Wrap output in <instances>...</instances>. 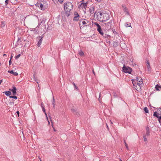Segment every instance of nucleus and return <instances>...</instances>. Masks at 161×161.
<instances>
[{
    "label": "nucleus",
    "mask_w": 161,
    "mask_h": 161,
    "mask_svg": "<svg viewBox=\"0 0 161 161\" xmlns=\"http://www.w3.org/2000/svg\"><path fill=\"white\" fill-rule=\"evenodd\" d=\"M92 72L93 74L95 75V72H94V69H92Z\"/></svg>",
    "instance_id": "obj_46"
},
{
    "label": "nucleus",
    "mask_w": 161,
    "mask_h": 161,
    "mask_svg": "<svg viewBox=\"0 0 161 161\" xmlns=\"http://www.w3.org/2000/svg\"><path fill=\"white\" fill-rule=\"evenodd\" d=\"M8 72L9 73H10L13 75H14L15 76H17L18 75V74L17 72H14L13 70H8Z\"/></svg>",
    "instance_id": "obj_14"
},
{
    "label": "nucleus",
    "mask_w": 161,
    "mask_h": 161,
    "mask_svg": "<svg viewBox=\"0 0 161 161\" xmlns=\"http://www.w3.org/2000/svg\"><path fill=\"white\" fill-rule=\"evenodd\" d=\"M146 65L147 68L148 70V71H150V69H151V67L150 66L149 62L148 60L147 61Z\"/></svg>",
    "instance_id": "obj_16"
},
{
    "label": "nucleus",
    "mask_w": 161,
    "mask_h": 161,
    "mask_svg": "<svg viewBox=\"0 0 161 161\" xmlns=\"http://www.w3.org/2000/svg\"><path fill=\"white\" fill-rule=\"evenodd\" d=\"M124 142H125V146L126 147V148L128 150L129 148H128V146L127 145V144L126 142H125V141H124Z\"/></svg>",
    "instance_id": "obj_39"
},
{
    "label": "nucleus",
    "mask_w": 161,
    "mask_h": 161,
    "mask_svg": "<svg viewBox=\"0 0 161 161\" xmlns=\"http://www.w3.org/2000/svg\"><path fill=\"white\" fill-rule=\"evenodd\" d=\"M3 56H6V54H3Z\"/></svg>",
    "instance_id": "obj_62"
},
{
    "label": "nucleus",
    "mask_w": 161,
    "mask_h": 161,
    "mask_svg": "<svg viewBox=\"0 0 161 161\" xmlns=\"http://www.w3.org/2000/svg\"><path fill=\"white\" fill-rule=\"evenodd\" d=\"M114 97H117L118 96V95L117 94H116V93H115V92H114Z\"/></svg>",
    "instance_id": "obj_41"
},
{
    "label": "nucleus",
    "mask_w": 161,
    "mask_h": 161,
    "mask_svg": "<svg viewBox=\"0 0 161 161\" xmlns=\"http://www.w3.org/2000/svg\"><path fill=\"white\" fill-rule=\"evenodd\" d=\"M35 81L37 83H38V80L36 79H35Z\"/></svg>",
    "instance_id": "obj_50"
},
{
    "label": "nucleus",
    "mask_w": 161,
    "mask_h": 161,
    "mask_svg": "<svg viewBox=\"0 0 161 161\" xmlns=\"http://www.w3.org/2000/svg\"><path fill=\"white\" fill-rule=\"evenodd\" d=\"M52 104L53 107L54 108L55 106V102L53 97V101L52 102Z\"/></svg>",
    "instance_id": "obj_22"
},
{
    "label": "nucleus",
    "mask_w": 161,
    "mask_h": 161,
    "mask_svg": "<svg viewBox=\"0 0 161 161\" xmlns=\"http://www.w3.org/2000/svg\"><path fill=\"white\" fill-rule=\"evenodd\" d=\"M113 20H111L110 21L107 23H103L102 25L103 28L107 31L110 30L113 25Z\"/></svg>",
    "instance_id": "obj_2"
},
{
    "label": "nucleus",
    "mask_w": 161,
    "mask_h": 161,
    "mask_svg": "<svg viewBox=\"0 0 161 161\" xmlns=\"http://www.w3.org/2000/svg\"><path fill=\"white\" fill-rule=\"evenodd\" d=\"M127 10V8H125L124 9V11L125 12H126V10ZM127 13H128V12L127 11Z\"/></svg>",
    "instance_id": "obj_48"
},
{
    "label": "nucleus",
    "mask_w": 161,
    "mask_h": 161,
    "mask_svg": "<svg viewBox=\"0 0 161 161\" xmlns=\"http://www.w3.org/2000/svg\"><path fill=\"white\" fill-rule=\"evenodd\" d=\"M16 113H17V115H18V116H19V111H17Z\"/></svg>",
    "instance_id": "obj_53"
},
{
    "label": "nucleus",
    "mask_w": 161,
    "mask_h": 161,
    "mask_svg": "<svg viewBox=\"0 0 161 161\" xmlns=\"http://www.w3.org/2000/svg\"><path fill=\"white\" fill-rule=\"evenodd\" d=\"M34 29V33L35 34H38V33L39 31H36L35 30L36 29Z\"/></svg>",
    "instance_id": "obj_40"
},
{
    "label": "nucleus",
    "mask_w": 161,
    "mask_h": 161,
    "mask_svg": "<svg viewBox=\"0 0 161 161\" xmlns=\"http://www.w3.org/2000/svg\"><path fill=\"white\" fill-rule=\"evenodd\" d=\"M44 106V104H43V103H41V107H42V108H44V106Z\"/></svg>",
    "instance_id": "obj_49"
},
{
    "label": "nucleus",
    "mask_w": 161,
    "mask_h": 161,
    "mask_svg": "<svg viewBox=\"0 0 161 161\" xmlns=\"http://www.w3.org/2000/svg\"><path fill=\"white\" fill-rule=\"evenodd\" d=\"M40 4V3H37L35 4V5L36 7H39Z\"/></svg>",
    "instance_id": "obj_43"
},
{
    "label": "nucleus",
    "mask_w": 161,
    "mask_h": 161,
    "mask_svg": "<svg viewBox=\"0 0 161 161\" xmlns=\"http://www.w3.org/2000/svg\"><path fill=\"white\" fill-rule=\"evenodd\" d=\"M13 88L10 90L13 92V94L14 95H15L16 94V88L15 86H13Z\"/></svg>",
    "instance_id": "obj_13"
},
{
    "label": "nucleus",
    "mask_w": 161,
    "mask_h": 161,
    "mask_svg": "<svg viewBox=\"0 0 161 161\" xmlns=\"http://www.w3.org/2000/svg\"><path fill=\"white\" fill-rule=\"evenodd\" d=\"M136 82H138L139 80H142V79L141 77H136Z\"/></svg>",
    "instance_id": "obj_21"
},
{
    "label": "nucleus",
    "mask_w": 161,
    "mask_h": 161,
    "mask_svg": "<svg viewBox=\"0 0 161 161\" xmlns=\"http://www.w3.org/2000/svg\"><path fill=\"white\" fill-rule=\"evenodd\" d=\"M95 0L97 1V2H101V1L102 0Z\"/></svg>",
    "instance_id": "obj_54"
},
{
    "label": "nucleus",
    "mask_w": 161,
    "mask_h": 161,
    "mask_svg": "<svg viewBox=\"0 0 161 161\" xmlns=\"http://www.w3.org/2000/svg\"><path fill=\"white\" fill-rule=\"evenodd\" d=\"M125 26L127 27H131V24L130 23H127L125 24Z\"/></svg>",
    "instance_id": "obj_25"
},
{
    "label": "nucleus",
    "mask_w": 161,
    "mask_h": 161,
    "mask_svg": "<svg viewBox=\"0 0 161 161\" xmlns=\"http://www.w3.org/2000/svg\"><path fill=\"white\" fill-rule=\"evenodd\" d=\"M71 112L75 114L77 116H79L80 115V114L77 111V109L76 108H71Z\"/></svg>",
    "instance_id": "obj_9"
},
{
    "label": "nucleus",
    "mask_w": 161,
    "mask_h": 161,
    "mask_svg": "<svg viewBox=\"0 0 161 161\" xmlns=\"http://www.w3.org/2000/svg\"><path fill=\"white\" fill-rule=\"evenodd\" d=\"M3 93L8 96H10L11 94V93L9 91H5V92H3Z\"/></svg>",
    "instance_id": "obj_18"
},
{
    "label": "nucleus",
    "mask_w": 161,
    "mask_h": 161,
    "mask_svg": "<svg viewBox=\"0 0 161 161\" xmlns=\"http://www.w3.org/2000/svg\"><path fill=\"white\" fill-rule=\"evenodd\" d=\"M38 158H39V160H40V159H41V158H40V156H38Z\"/></svg>",
    "instance_id": "obj_57"
},
{
    "label": "nucleus",
    "mask_w": 161,
    "mask_h": 161,
    "mask_svg": "<svg viewBox=\"0 0 161 161\" xmlns=\"http://www.w3.org/2000/svg\"><path fill=\"white\" fill-rule=\"evenodd\" d=\"M158 118V121L159 122L160 125H161V116H159L158 118Z\"/></svg>",
    "instance_id": "obj_29"
},
{
    "label": "nucleus",
    "mask_w": 161,
    "mask_h": 161,
    "mask_svg": "<svg viewBox=\"0 0 161 161\" xmlns=\"http://www.w3.org/2000/svg\"><path fill=\"white\" fill-rule=\"evenodd\" d=\"M74 15H75V17H79V16L78 13L76 12H75Z\"/></svg>",
    "instance_id": "obj_32"
},
{
    "label": "nucleus",
    "mask_w": 161,
    "mask_h": 161,
    "mask_svg": "<svg viewBox=\"0 0 161 161\" xmlns=\"http://www.w3.org/2000/svg\"><path fill=\"white\" fill-rule=\"evenodd\" d=\"M43 36H38L37 37V39L38 40V42L37 44V46L39 47L41 45L42 41V38Z\"/></svg>",
    "instance_id": "obj_7"
},
{
    "label": "nucleus",
    "mask_w": 161,
    "mask_h": 161,
    "mask_svg": "<svg viewBox=\"0 0 161 161\" xmlns=\"http://www.w3.org/2000/svg\"><path fill=\"white\" fill-rule=\"evenodd\" d=\"M144 110L145 113H148V110L147 108V107H145L144 108Z\"/></svg>",
    "instance_id": "obj_26"
},
{
    "label": "nucleus",
    "mask_w": 161,
    "mask_h": 161,
    "mask_svg": "<svg viewBox=\"0 0 161 161\" xmlns=\"http://www.w3.org/2000/svg\"><path fill=\"white\" fill-rule=\"evenodd\" d=\"M97 30L101 35H103V33L102 31L101 27L97 28Z\"/></svg>",
    "instance_id": "obj_15"
},
{
    "label": "nucleus",
    "mask_w": 161,
    "mask_h": 161,
    "mask_svg": "<svg viewBox=\"0 0 161 161\" xmlns=\"http://www.w3.org/2000/svg\"><path fill=\"white\" fill-rule=\"evenodd\" d=\"M33 79L34 80H35V79H36V78L35 77L34 75H33Z\"/></svg>",
    "instance_id": "obj_51"
},
{
    "label": "nucleus",
    "mask_w": 161,
    "mask_h": 161,
    "mask_svg": "<svg viewBox=\"0 0 161 161\" xmlns=\"http://www.w3.org/2000/svg\"><path fill=\"white\" fill-rule=\"evenodd\" d=\"M102 11L97 12L96 11L94 14V16H96L97 19L100 21H102V19L103 15L105 14Z\"/></svg>",
    "instance_id": "obj_1"
},
{
    "label": "nucleus",
    "mask_w": 161,
    "mask_h": 161,
    "mask_svg": "<svg viewBox=\"0 0 161 161\" xmlns=\"http://www.w3.org/2000/svg\"><path fill=\"white\" fill-rule=\"evenodd\" d=\"M79 54L80 56H82L84 55V53L83 52L81 51H80L79 52Z\"/></svg>",
    "instance_id": "obj_24"
},
{
    "label": "nucleus",
    "mask_w": 161,
    "mask_h": 161,
    "mask_svg": "<svg viewBox=\"0 0 161 161\" xmlns=\"http://www.w3.org/2000/svg\"><path fill=\"white\" fill-rule=\"evenodd\" d=\"M8 0H5V4L6 5H7L8 4Z\"/></svg>",
    "instance_id": "obj_38"
},
{
    "label": "nucleus",
    "mask_w": 161,
    "mask_h": 161,
    "mask_svg": "<svg viewBox=\"0 0 161 161\" xmlns=\"http://www.w3.org/2000/svg\"><path fill=\"white\" fill-rule=\"evenodd\" d=\"M94 25L97 26V28H98L101 27L100 25L97 22L95 23Z\"/></svg>",
    "instance_id": "obj_31"
},
{
    "label": "nucleus",
    "mask_w": 161,
    "mask_h": 161,
    "mask_svg": "<svg viewBox=\"0 0 161 161\" xmlns=\"http://www.w3.org/2000/svg\"><path fill=\"white\" fill-rule=\"evenodd\" d=\"M143 138H144V141L145 142H146V141H147V139L146 138V136H143Z\"/></svg>",
    "instance_id": "obj_42"
},
{
    "label": "nucleus",
    "mask_w": 161,
    "mask_h": 161,
    "mask_svg": "<svg viewBox=\"0 0 161 161\" xmlns=\"http://www.w3.org/2000/svg\"><path fill=\"white\" fill-rule=\"evenodd\" d=\"M122 70L125 73H128L130 74L132 70L130 67L124 65L122 68Z\"/></svg>",
    "instance_id": "obj_4"
},
{
    "label": "nucleus",
    "mask_w": 161,
    "mask_h": 161,
    "mask_svg": "<svg viewBox=\"0 0 161 161\" xmlns=\"http://www.w3.org/2000/svg\"><path fill=\"white\" fill-rule=\"evenodd\" d=\"M74 86L75 87V88L76 89H78V87H77L76 86V85H75V84L74 83H73Z\"/></svg>",
    "instance_id": "obj_37"
},
{
    "label": "nucleus",
    "mask_w": 161,
    "mask_h": 161,
    "mask_svg": "<svg viewBox=\"0 0 161 161\" xmlns=\"http://www.w3.org/2000/svg\"><path fill=\"white\" fill-rule=\"evenodd\" d=\"M102 36H103L105 38H108L109 37H111L110 35H108V34H104L103 33V35H102Z\"/></svg>",
    "instance_id": "obj_19"
},
{
    "label": "nucleus",
    "mask_w": 161,
    "mask_h": 161,
    "mask_svg": "<svg viewBox=\"0 0 161 161\" xmlns=\"http://www.w3.org/2000/svg\"><path fill=\"white\" fill-rule=\"evenodd\" d=\"M2 81H3L2 80H0V85L1 84V83H2Z\"/></svg>",
    "instance_id": "obj_55"
},
{
    "label": "nucleus",
    "mask_w": 161,
    "mask_h": 161,
    "mask_svg": "<svg viewBox=\"0 0 161 161\" xmlns=\"http://www.w3.org/2000/svg\"><path fill=\"white\" fill-rule=\"evenodd\" d=\"M159 109H160L159 111L161 112V108H159Z\"/></svg>",
    "instance_id": "obj_59"
},
{
    "label": "nucleus",
    "mask_w": 161,
    "mask_h": 161,
    "mask_svg": "<svg viewBox=\"0 0 161 161\" xmlns=\"http://www.w3.org/2000/svg\"><path fill=\"white\" fill-rule=\"evenodd\" d=\"M48 116H49V118H50V120H51V123L53 124V122H52V120H51V117H50V115L49 114H48Z\"/></svg>",
    "instance_id": "obj_44"
},
{
    "label": "nucleus",
    "mask_w": 161,
    "mask_h": 161,
    "mask_svg": "<svg viewBox=\"0 0 161 161\" xmlns=\"http://www.w3.org/2000/svg\"><path fill=\"white\" fill-rule=\"evenodd\" d=\"M107 128H108V126L107 125Z\"/></svg>",
    "instance_id": "obj_60"
},
{
    "label": "nucleus",
    "mask_w": 161,
    "mask_h": 161,
    "mask_svg": "<svg viewBox=\"0 0 161 161\" xmlns=\"http://www.w3.org/2000/svg\"><path fill=\"white\" fill-rule=\"evenodd\" d=\"M79 17H75V16H74V20H76V21H78V20H80L79 19Z\"/></svg>",
    "instance_id": "obj_27"
},
{
    "label": "nucleus",
    "mask_w": 161,
    "mask_h": 161,
    "mask_svg": "<svg viewBox=\"0 0 161 161\" xmlns=\"http://www.w3.org/2000/svg\"><path fill=\"white\" fill-rule=\"evenodd\" d=\"M146 130V131H149V127L148 126L147 127Z\"/></svg>",
    "instance_id": "obj_45"
},
{
    "label": "nucleus",
    "mask_w": 161,
    "mask_h": 161,
    "mask_svg": "<svg viewBox=\"0 0 161 161\" xmlns=\"http://www.w3.org/2000/svg\"><path fill=\"white\" fill-rule=\"evenodd\" d=\"M95 9V6H93L89 8V12L90 13V15L91 14H93L94 13Z\"/></svg>",
    "instance_id": "obj_10"
},
{
    "label": "nucleus",
    "mask_w": 161,
    "mask_h": 161,
    "mask_svg": "<svg viewBox=\"0 0 161 161\" xmlns=\"http://www.w3.org/2000/svg\"><path fill=\"white\" fill-rule=\"evenodd\" d=\"M64 9H66L71 11L73 8V6L71 3L69 2H68L66 3H64Z\"/></svg>",
    "instance_id": "obj_3"
},
{
    "label": "nucleus",
    "mask_w": 161,
    "mask_h": 161,
    "mask_svg": "<svg viewBox=\"0 0 161 161\" xmlns=\"http://www.w3.org/2000/svg\"><path fill=\"white\" fill-rule=\"evenodd\" d=\"M103 15V17L102 19V21H101L102 22H103L104 21H105L109 19L110 16L108 14L105 13Z\"/></svg>",
    "instance_id": "obj_6"
},
{
    "label": "nucleus",
    "mask_w": 161,
    "mask_h": 161,
    "mask_svg": "<svg viewBox=\"0 0 161 161\" xmlns=\"http://www.w3.org/2000/svg\"><path fill=\"white\" fill-rule=\"evenodd\" d=\"M64 10H65V15L68 17H69L70 15V11H69V10H68V9H64Z\"/></svg>",
    "instance_id": "obj_12"
},
{
    "label": "nucleus",
    "mask_w": 161,
    "mask_h": 161,
    "mask_svg": "<svg viewBox=\"0 0 161 161\" xmlns=\"http://www.w3.org/2000/svg\"><path fill=\"white\" fill-rule=\"evenodd\" d=\"M20 54H19L18 55H17L15 57V58L16 59H17L18 58H19L20 57Z\"/></svg>",
    "instance_id": "obj_36"
},
{
    "label": "nucleus",
    "mask_w": 161,
    "mask_h": 161,
    "mask_svg": "<svg viewBox=\"0 0 161 161\" xmlns=\"http://www.w3.org/2000/svg\"><path fill=\"white\" fill-rule=\"evenodd\" d=\"M40 161H42V159H40Z\"/></svg>",
    "instance_id": "obj_64"
},
{
    "label": "nucleus",
    "mask_w": 161,
    "mask_h": 161,
    "mask_svg": "<svg viewBox=\"0 0 161 161\" xmlns=\"http://www.w3.org/2000/svg\"><path fill=\"white\" fill-rule=\"evenodd\" d=\"M143 83V80H139L138 82H137V84L139 86V88L138 90L137 91H140L141 90V86L142 85Z\"/></svg>",
    "instance_id": "obj_11"
},
{
    "label": "nucleus",
    "mask_w": 161,
    "mask_h": 161,
    "mask_svg": "<svg viewBox=\"0 0 161 161\" xmlns=\"http://www.w3.org/2000/svg\"><path fill=\"white\" fill-rule=\"evenodd\" d=\"M42 109L43 111L45 113V114L46 115V117L47 118V114L46 113L45 108H42Z\"/></svg>",
    "instance_id": "obj_28"
},
{
    "label": "nucleus",
    "mask_w": 161,
    "mask_h": 161,
    "mask_svg": "<svg viewBox=\"0 0 161 161\" xmlns=\"http://www.w3.org/2000/svg\"><path fill=\"white\" fill-rule=\"evenodd\" d=\"M58 0V1L61 3H62L64 1V0Z\"/></svg>",
    "instance_id": "obj_47"
},
{
    "label": "nucleus",
    "mask_w": 161,
    "mask_h": 161,
    "mask_svg": "<svg viewBox=\"0 0 161 161\" xmlns=\"http://www.w3.org/2000/svg\"><path fill=\"white\" fill-rule=\"evenodd\" d=\"M132 83H133V85L134 86H135V85L137 84V82H136V80H134V79H132Z\"/></svg>",
    "instance_id": "obj_20"
},
{
    "label": "nucleus",
    "mask_w": 161,
    "mask_h": 161,
    "mask_svg": "<svg viewBox=\"0 0 161 161\" xmlns=\"http://www.w3.org/2000/svg\"><path fill=\"white\" fill-rule=\"evenodd\" d=\"M10 103L12 104L13 103L10 102Z\"/></svg>",
    "instance_id": "obj_63"
},
{
    "label": "nucleus",
    "mask_w": 161,
    "mask_h": 161,
    "mask_svg": "<svg viewBox=\"0 0 161 161\" xmlns=\"http://www.w3.org/2000/svg\"><path fill=\"white\" fill-rule=\"evenodd\" d=\"M87 3H82L79 6V8H80V7L82 8V9H83L84 8L85 10H84V13H86V8L87 7Z\"/></svg>",
    "instance_id": "obj_5"
},
{
    "label": "nucleus",
    "mask_w": 161,
    "mask_h": 161,
    "mask_svg": "<svg viewBox=\"0 0 161 161\" xmlns=\"http://www.w3.org/2000/svg\"><path fill=\"white\" fill-rule=\"evenodd\" d=\"M9 65H10V64H11V59H10V60L9 61Z\"/></svg>",
    "instance_id": "obj_52"
},
{
    "label": "nucleus",
    "mask_w": 161,
    "mask_h": 161,
    "mask_svg": "<svg viewBox=\"0 0 161 161\" xmlns=\"http://www.w3.org/2000/svg\"><path fill=\"white\" fill-rule=\"evenodd\" d=\"M85 19H82L81 20H79V25L80 26V28L81 29L82 28V26H81V24L83 25H86L87 24V23H86V21L85 20Z\"/></svg>",
    "instance_id": "obj_8"
},
{
    "label": "nucleus",
    "mask_w": 161,
    "mask_h": 161,
    "mask_svg": "<svg viewBox=\"0 0 161 161\" xmlns=\"http://www.w3.org/2000/svg\"><path fill=\"white\" fill-rule=\"evenodd\" d=\"M158 114V113L157 112H155L154 113L153 116L156 117L157 118H158L159 116Z\"/></svg>",
    "instance_id": "obj_23"
},
{
    "label": "nucleus",
    "mask_w": 161,
    "mask_h": 161,
    "mask_svg": "<svg viewBox=\"0 0 161 161\" xmlns=\"http://www.w3.org/2000/svg\"><path fill=\"white\" fill-rule=\"evenodd\" d=\"M150 131H146V135L148 136L149 135Z\"/></svg>",
    "instance_id": "obj_34"
},
{
    "label": "nucleus",
    "mask_w": 161,
    "mask_h": 161,
    "mask_svg": "<svg viewBox=\"0 0 161 161\" xmlns=\"http://www.w3.org/2000/svg\"><path fill=\"white\" fill-rule=\"evenodd\" d=\"M9 97L15 99H17V97L16 96L14 95V96H10Z\"/></svg>",
    "instance_id": "obj_30"
},
{
    "label": "nucleus",
    "mask_w": 161,
    "mask_h": 161,
    "mask_svg": "<svg viewBox=\"0 0 161 161\" xmlns=\"http://www.w3.org/2000/svg\"><path fill=\"white\" fill-rule=\"evenodd\" d=\"M124 45V46L125 47V44H123L122 43H121V44H120V46H121V45Z\"/></svg>",
    "instance_id": "obj_56"
},
{
    "label": "nucleus",
    "mask_w": 161,
    "mask_h": 161,
    "mask_svg": "<svg viewBox=\"0 0 161 161\" xmlns=\"http://www.w3.org/2000/svg\"><path fill=\"white\" fill-rule=\"evenodd\" d=\"M118 46V45L117 43V42H114V45H113V46L114 47H116V46Z\"/></svg>",
    "instance_id": "obj_35"
},
{
    "label": "nucleus",
    "mask_w": 161,
    "mask_h": 161,
    "mask_svg": "<svg viewBox=\"0 0 161 161\" xmlns=\"http://www.w3.org/2000/svg\"><path fill=\"white\" fill-rule=\"evenodd\" d=\"M13 57V56H12V55L11 56V58H12Z\"/></svg>",
    "instance_id": "obj_61"
},
{
    "label": "nucleus",
    "mask_w": 161,
    "mask_h": 161,
    "mask_svg": "<svg viewBox=\"0 0 161 161\" xmlns=\"http://www.w3.org/2000/svg\"><path fill=\"white\" fill-rule=\"evenodd\" d=\"M155 88L157 91H160L161 89V86L158 85H157L155 87Z\"/></svg>",
    "instance_id": "obj_17"
},
{
    "label": "nucleus",
    "mask_w": 161,
    "mask_h": 161,
    "mask_svg": "<svg viewBox=\"0 0 161 161\" xmlns=\"http://www.w3.org/2000/svg\"><path fill=\"white\" fill-rule=\"evenodd\" d=\"M43 6L42 3H40V4L39 5L40 8H41V9H43Z\"/></svg>",
    "instance_id": "obj_33"
},
{
    "label": "nucleus",
    "mask_w": 161,
    "mask_h": 161,
    "mask_svg": "<svg viewBox=\"0 0 161 161\" xmlns=\"http://www.w3.org/2000/svg\"><path fill=\"white\" fill-rule=\"evenodd\" d=\"M47 119V121H48V124L49 125V124H50V122H49V120H48V119Z\"/></svg>",
    "instance_id": "obj_58"
}]
</instances>
